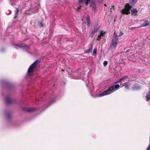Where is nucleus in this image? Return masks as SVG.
I'll return each instance as SVG.
<instances>
[{
  "label": "nucleus",
  "instance_id": "nucleus-13",
  "mask_svg": "<svg viewBox=\"0 0 150 150\" xmlns=\"http://www.w3.org/2000/svg\"><path fill=\"white\" fill-rule=\"evenodd\" d=\"M146 100L147 101L150 100V91L148 92L147 94V95L146 96Z\"/></svg>",
  "mask_w": 150,
  "mask_h": 150
},
{
  "label": "nucleus",
  "instance_id": "nucleus-17",
  "mask_svg": "<svg viewBox=\"0 0 150 150\" xmlns=\"http://www.w3.org/2000/svg\"><path fill=\"white\" fill-rule=\"evenodd\" d=\"M90 17L88 15L86 17V20L87 21V22L88 23V26H89L90 24Z\"/></svg>",
  "mask_w": 150,
  "mask_h": 150
},
{
  "label": "nucleus",
  "instance_id": "nucleus-14",
  "mask_svg": "<svg viewBox=\"0 0 150 150\" xmlns=\"http://www.w3.org/2000/svg\"><path fill=\"white\" fill-rule=\"evenodd\" d=\"M137 0H129V3L131 5H133L137 2Z\"/></svg>",
  "mask_w": 150,
  "mask_h": 150
},
{
  "label": "nucleus",
  "instance_id": "nucleus-11",
  "mask_svg": "<svg viewBox=\"0 0 150 150\" xmlns=\"http://www.w3.org/2000/svg\"><path fill=\"white\" fill-rule=\"evenodd\" d=\"M93 45L91 44L90 46V48L88 50H87L85 51V53H88L91 52L92 51Z\"/></svg>",
  "mask_w": 150,
  "mask_h": 150
},
{
  "label": "nucleus",
  "instance_id": "nucleus-16",
  "mask_svg": "<svg viewBox=\"0 0 150 150\" xmlns=\"http://www.w3.org/2000/svg\"><path fill=\"white\" fill-rule=\"evenodd\" d=\"M98 30V29L97 28H95L93 30L91 31V35H92L94 34Z\"/></svg>",
  "mask_w": 150,
  "mask_h": 150
},
{
  "label": "nucleus",
  "instance_id": "nucleus-20",
  "mask_svg": "<svg viewBox=\"0 0 150 150\" xmlns=\"http://www.w3.org/2000/svg\"><path fill=\"white\" fill-rule=\"evenodd\" d=\"M103 65L104 67H105L108 64V62L105 61L103 63Z\"/></svg>",
  "mask_w": 150,
  "mask_h": 150
},
{
  "label": "nucleus",
  "instance_id": "nucleus-23",
  "mask_svg": "<svg viewBox=\"0 0 150 150\" xmlns=\"http://www.w3.org/2000/svg\"><path fill=\"white\" fill-rule=\"evenodd\" d=\"M124 86L126 88L128 89V85L127 84H125L124 85Z\"/></svg>",
  "mask_w": 150,
  "mask_h": 150
},
{
  "label": "nucleus",
  "instance_id": "nucleus-4",
  "mask_svg": "<svg viewBox=\"0 0 150 150\" xmlns=\"http://www.w3.org/2000/svg\"><path fill=\"white\" fill-rule=\"evenodd\" d=\"M132 8L131 6L129 4H127L124 8L121 11L122 13L124 14H128L130 13L129 9Z\"/></svg>",
  "mask_w": 150,
  "mask_h": 150
},
{
  "label": "nucleus",
  "instance_id": "nucleus-30",
  "mask_svg": "<svg viewBox=\"0 0 150 150\" xmlns=\"http://www.w3.org/2000/svg\"><path fill=\"white\" fill-rule=\"evenodd\" d=\"M86 86H87V87H88V84H86Z\"/></svg>",
  "mask_w": 150,
  "mask_h": 150
},
{
  "label": "nucleus",
  "instance_id": "nucleus-29",
  "mask_svg": "<svg viewBox=\"0 0 150 150\" xmlns=\"http://www.w3.org/2000/svg\"><path fill=\"white\" fill-rule=\"evenodd\" d=\"M1 51H2V52H3V51H4V49H1Z\"/></svg>",
  "mask_w": 150,
  "mask_h": 150
},
{
  "label": "nucleus",
  "instance_id": "nucleus-3",
  "mask_svg": "<svg viewBox=\"0 0 150 150\" xmlns=\"http://www.w3.org/2000/svg\"><path fill=\"white\" fill-rule=\"evenodd\" d=\"M118 42L119 41L117 36V35H115V33L112 40V41L110 46L112 48H115Z\"/></svg>",
  "mask_w": 150,
  "mask_h": 150
},
{
  "label": "nucleus",
  "instance_id": "nucleus-26",
  "mask_svg": "<svg viewBox=\"0 0 150 150\" xmlns=\"http://www.w3.org/2000/svg\"><path fill=\"white\" fill-rule=\"evenodd\" d=\"M120 33H119V36L120 35H123V33L121 31H120Z\"/></svg>",
  "mask_w": 150,
  "mask_h": 150
},
{
  "label": "nucleus",
  "instance_id": "nucleus-5",
  "mask_svg": "<svg viewBox=\"0 0 150 150\" xmlns=\"http://www.w3.org/2000/svg\"><path fill=\"white\" fill-rule=\"evenodd\" d=\"M38 62V60H36L30 66L28 71V74H29L33 72V69L37 66Z\"/></svg>",
  "mask_w": 150,
  "mask_h": 150
},
{
  "label": "nucleus",
  "instance_id": "nucleus-1",
  "mask_svg": "<svg viewBox=\"0 0 150 150\" xmlns=\"http://www.w3.org/2000/svg\"><path fill=\"white\" fill-rule=\"evenodd\" d=\"M129 78L127 76H123L120 78L118 81L115 82L112 85L109 87L106 91L97 95V97H100L111 94L118 90L119 88L120 85L118 84H116L115 83L119 82H120V84H122L128 83L131 80H129Z\"/></svg>",
  "mask_w": 150,
  "mask_h": 150
},
{
  "label": "nucleus",
  "instance_id": "nucleus-12",
  "mask_svg": "<svg viewBox=\"0 0 150 150\" xmlns=\"http://www.w3.org/2000/svg\"><path fill=\"white\" fill-rule=\"evenodd\" d=\"M149 23L147 21H144V23L141 25L142 27H146L149 25Z\"/></svg>",
  "mask_w": 150,
  "mask_h": 150
},
{
  "label": "nucleus",
  "instance_id": "nucleus-19",
  "mask_svg": "<svg viewBox=\"0 0 150 150\" xmlns=\"http://www.w3.org/2000/svg\"><path fill=\"white\" fill-rule=\"evenodd\" d=\"M16 10L15 11V12L16 13V15L14 17V18H16V17H17V15L18 13V11H19L18 9V8H16Z\"/></svg>",
  "mask_w": 150,
  "mask_h": 150
},
{
  "label": "nucleus",
  "instance_id": "nucleus-27",
  "mask_svg": "<svg viewBox=\"0 0 150 150\" xmlns=\"http://www.w3.org/2000/svg\"><path fill=\"white\" fill-rule=\"evenodd\" d=\"M40 26L41 27H43V25L42 24V23H40Z\"/></svg>",
  "mask_w": 150,
  "mask_h": 150
},
{
  "label": "nucleus",
  "instance_id": "nucleus-10",
  "mask_svg": "<svg viewBox=\"0 0 150 150\" xmlns=\"http://www.w3.org/2000/svg\"><path fill=\"white\" fill-rule=\"evenodd\" d=\"M131 12L132 13V16L133 17H135L137 16V11L136 8H134L131 10Z\"/></svg>",
  "mask_w": 150,
  "mask_h": 150
},
{
  "label": "nucleus",
  "instance_id": "nucleus-8",
  "mask_svg": "<svg viewBox=\"0 0 150 150\" xmlns=\"http://www.w3.org/2000/svg\"><path fill=\"white\" fill-rule=\"evenodd\" d=\"M5 102L6 103L9 104L13 103V100H12L10 97H6L5 98Z\"/></svg>",
  "mask_w": 150,
  "mask_h": 150
},
{
  "label": "nucleus",
  "instance_id": "nucleus-6",
  "mask_svg": "<svg viewBox=\"0 0 150 150\" xmlns=\"http://www.w3.org/2000/svg\"><path fill=\"white\" fill-rule=\"evenodd\" d=\"M16 45L20 48H22L24 50H25L27 52L29 53V52L28 51V50L29 49V47L28 46L23 44Z\"/></svg>",
  "mask_w": 150,
  "mask_h": 150
},
{
  "label": "nucleus",
  "instance_id": "nucleus-21",
  "mask_svg": "<svg viewBox=\"0 0 150 150\" xmlns=\"http://www.w3.org/2000/svg\"><path fill=\"white\" fill-rule=\"evenodd\" d=\"M11 117V115L10 113H8L6 116V117L8 119H9Z\"/></svg>",
  "mask_w": 150,
  "mask_h": 150
},
{
  "label": "nucleus",
  "instance_id": "nucleus-2",
  "mask_svg": "<svg viewBox=\"0 0 150 150\" xmlns=\"http://www.w3.org/2000/svg\"><path fill=\"white\" fill-rule=\"evenodd\" d=\"M90 0H79L78 4L79 6L77 8V11H78L80 9L81 7L84 6V5L87 6L88 4L90 3ZM94 1V0H91V2L93 4H95Z\"/></svg>",
  "mask_w": 150,
  "mask_h": 150
},
{
  "label": "nucleus",
  "instance_id": "nucleus-24",
  "mask_svg": "<svg viewBox=\"0 0 150 150\" xmlns=\"http://www.w3.org/2000/svg\"><path fill=\"white\" fill-rule=\"evenodd\" d=\"M114 6H112L110 8V11L111 12L112 11V9L114 10Z\"/></svg>",
  "mask_w": 150,
  "mask_h": 150
},
{
  "label": "nucleus",
  "instance_id": "nucleus-25",
  "mask_svg": "<svg viewBox=\"0 0 150 150\" xmlns=\"http://www.w3.org/2000/svg\"><path fill=\"white\" fill-rule=\"evenodd\" d=\"M55 101V100H54V99H53V100L51 102V101H50V102H49V103H50V104H51L52 103H53V102H54Z\"/></svg>",
  "mask_w": 150,
  "mask_h": 150
},
{
  "label": "nucleus",
  "instance_id": "nucleus-7",
  "mask_svg": "<svg viewBox=\"0 0 150 150\" xmlns=\"http://www.w3.org/2000/svg\"><path fill=\"white\" fill-rule=\"evenodd\" d=\"M105 32L101 31L100 32V34L98 35V37L96 38V40H100V39L102 38L101 37H104L105 35Z\"/></svg>",
  "mask_w": 150,
  "mask_h": 150
},
{
  "label": "nucleus",
  "instance_id": "nucleus-28",
  "mask_svg": "<svg viewBox=\"0 0 150 150\" xmlns=\"http://www.w3.org/2000/svg\"><path fill=\"white\" fill-rule=\"evenodd\" d=\"M150 148V147L149 146L148 148H147L146 150H149V149Z\"/></svg>",
  "mask_w": 150,
  "mask_h": 150
},
{
  "label": "nucleus",
  "instance_id": "nucleus-31",
  "mask_svg": "<svg viewBox=\"0 0 150 150\" xmlns=\"http://www.w3.org/2000/svg\"><path fill=\"white\" fill-rule=\"evenodd\" d=\"M104 6H106V4H104Z\"/></svg>",
  "mask_w": 150,
  "mask_h": 150
},
{
  "label": "nucleus",
  "instance_id": "nucleus-15",
  "mask_svg": "<svg viewBox=\"0 0 150 150\" xmlns=\"http://www.w3.org/2000/svg\"><path fill=\"white\" fill-rule=\"evenodd\" d=\"M88 85L91 90H93L94 89V87L93 83L91 82H89Z\"/></svg>",
  "mask_w": 150,
  "mask_h": 150
},
{
  "label": "nucleus",
  "instance_id": "nucleus-22",
  "mask_svg": "<svg viewBox=\"0 0 150 150\" xmlns=\"http://www.w3.org/2000/svg\"><path fill=\"white\" fill-rule=\"evenodd\" d=\"M139 88V87H134V86L133 87V89L134 90H137V89H138Z\"/></svg>",
  "mask_w": 150,
  "mask_h": 150
},
{
  "label": "nucleus",
  "instance_id": "nucleus-18",
  "mask_svg": "<svg viewBox=\"0 0 150 150\" xmlns=\"http://www.w3.org/2000/svg\"><path fill=\"white\" fill-rule=\"evenodd\" d=\"M97 54V48H95L94 49L93 52V55L96 56V54Z\"/></svg>",
  "mask_w": 150,
  "mask_h": 150
},
{
  "label": "nucleus",
  "instance_id": "nucleus-9",
  "mask_svg": "<svg viewBox=\"0 0 150 150\" xmlns=\"http://www.w3.org/2000/svg\"><path fill=\"white\" fill-rule=\"evenodd\" d=\"M35 109L34 108L31 107L29 108H25L24 109V110L27 112H29L34 111Z\"/></svg>",
  "mask_w": 150,
  "mask_h": 150
}]
</instances>
